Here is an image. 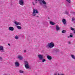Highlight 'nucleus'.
Listing matches in <instances>:
<instances>
[{
  "instance_id": "obj_2",
  "label": "nucleus",
  "mask_w": 75,
  "mask_h": 75,
  "mask_svg": "<svg viewBox=\"0 0 75 75\" xmlns=\"http://www.w3.org/2000/svg\"><path fill=\"white\" fill-rule=\"evenodd\" d=\"M38 57L40 60L42 61V62H44L45 61H46V60L44 59V56L42 54L38 55Z\"/></svg>"
},
{
  "instance_id": "obj_4",
  "label": "nucleus",
  "mask_w": 75,
  "mask_h": 75,
  "mask_svg": "<svg viewBox=\"0 0 75 75\" xmlns=\"http://www.w3.org/2000/svg\"><path fill=\"white\" fill-rule=\"evenodd\" d=\"M38 1H39V3L40 6H42L43 4H44L45 5L47 4V3L44 0H38Z\"/></svg>"
},
{
  "instance_id": "obj_29",
  "label": "nucleus",
  "mask_w": 75,
  "mask_h": 75,
  "mask_svg": "<svg viewBox=\"0 0 75 75\" xmlns=\"http://www.w3.org/2000/svg\"><path fill=\"white\" fill-rule=\"evenodd\" d=\"M68 43L69 44H71V42H68Z\"/></svg>"
},
{
  "instance_id": "obj_31",
  "label": "nucleus",
  "mask_w": 75,
  "mask_h": 75,
  "mask_svg": "<svg viewBox=\"0 0 75 75\" xmlns=\"http://www.w3.org/2000/svg\"><path fill=\"white\" fill-rule=\"evenodd\" d=\"M60 75H64V74H60Z\"/></svg>"
},
{
  "instance_id": "obj_6",
  "label": "nucleus",
  "mask_w": 75,
  "mask_h": 75,
  "mask_svg": "<svg viewBox=\"0 0 75 75\" xmlns=\"http://www.w3.org/2000/svg\"><path fill=\"white\" fill-rule=\"evenodd\" d=\"M19 3L21 6H23L24 5V1L23 0H19Z\"/></svg>"
},
{
  "instance_id": "obj_8",
  "label": "nucleus",
  "mask_w": 75,
  "mask_h": 75,
  "mask_svg": "<svg viewBox=\"0 0 75 75\" xmlns=\"http://www.w3.org/2000/svg\"><path fill=\"white\" fill-rule=\"evenodd\" d=\"M8 30L9 31H13L14 30V28L13 27H9Z\"/></svg>"
},
{
  "instance_id": "obj_16",
  "label": "nucleus",
  "mask_w": 75,
  "mask_h": 75,
  "mask_svg": "<svg viewBox=\"0 0 75 75\" xmlns=\"http://www.w3.org/2000/svg\"><path fill=\"white\" fill-rule=\"evenodd\" d=\"M72 21H73L74 23H75V18L74 17L72 18Z\"/></svg>"
},
{
  "instance_id": "obj_1",
  "label": "nucleus",
  "mask_w": 75,
  "mask_h": 75,
  "mask_svg": "<svg viewBox=\"0 0 75 75\" xmlns=\"http://www.w3.org/2000/svg\"><path fill=\"white\" fill-rule=\"evenodd\" d=\"M54 46H55L54 43L53 42H51L50 43H48V45H46V48H53Z\"/></svg>"
},
{
  "instance_id": "obj_19",
  "label": "nucleus",
  "mask_w": 75,
  "mask_h": 75,
  "mask_svg": "<svg viewBox=\"0 0 75 75\" xmlns=\"http://www.w3.org/2000/svg\"><path fill=\"white\" fill-rule=\"evenodd\" d=\"M54 51L56 53L58 52L59 51V50L58 49L54 50Z\"/></svg>"
},
{
  "instance_id": "obj_5",
  "label": "nucleus",
  "mask_w": 75,
  "mask_h": 75,
  "mask_svg": "<svg viewBox=\"0 0 75 75\" xmlns=\"http://www.w3.org/2000/svg\"><path fill=\"white\" fill-rule=\"evenodd\" d=\"M24 62L25 64V68H26V69H31V68L29 67L28 66V62L26 61H24Z\"/></svg>"
},
{
  "instance_id": "obj_36",
  "label": "nucleus",
  "mask_w": 75,
  "mask_h": 75,
  "mask_svg": "<svg viewBox=\"0 0 75 75\" xmlns=\"http://www.w3.org/2000/svg\"><path fill=\"white\" fill-rule=\"evenodd\" d=\"M54 75H57V74H56L55 73L54 74Z\"/></svg>"
},
{
  "instance_id": "obj_3",
  "label": "nucleus",
  "mask_w": 75,
  "mask_h": 75,
  "mask_svg": "<svg viewBox=\"0 0 75 75\" xmlns=\"http://www.w3.org/2000/svg\"><path fill=\"white\" fill-rule=\"evenodd\" d=\"M39 12L38 11L37 9H35L34 8L33 9V12L32 14V16H36V14H39Z\"/></svg>"
},
{
  "instance_id": "obj_32",
  "label": "nucleus",
  "mask_w": 75,
  "mask_h": 75,
  "mask_svg": "<svg viewBox=\"0 0 75 75\" xmlns=\"http://www.w3.org/2000/svg\"><path fill=\"white\" fill-rule=\"evenodd\" d=\"M8 45H9V46H10V45L9 43L8 44Z\"/></svg>"
},
{
  "instance_id": "obj_20",
  "label": "nucleus",
  "mask_w": 75,
  "mask_h": 75,
  "mask_svg": "<svg viewBox=\"0 0 75 75\" xmlns=\"http://www.w3.org/2000/svg\"><path fill=\"white\" fill-rule=\"evenodd\" d=\"M67 31L65 30H63L62 31V33H65Z\"/></svg>"
},
{
  "instance_id": "obj_23",
  "label": "nucleus",
  "mask_w": 75,
  "mask_h": 75,
  "mask_svg": "<svg viewBox=\"0 0 75 75\" xmlns=\"http://www.w3.org/2000/svg\"><path fill=\"white\" fill-rule=\"evenodd\" d=\"M19 72H20V73L22 74L23 73H24V71H23L21 70H19Z\"/></svg>"
},
{
  "instance_id": "obj_7",
  "label": "nucleus",
  "mask_w": 75,
  "mask_h": 75,
  "mask_svg": "<svg viewBox=\"0 0 75 75\" xmlns=\"http://www.w3.org/2000/svg\"><path fill=\"white\" fill-rule=\"evenodd\" d=\"M0 51L2 52H4V48L2 46H0Z\"/></svg>"
},
{
  "instance_id": "obj_40",
  "label": "nucleus",
  "mask_w": 75,
  "mask_h": 75,
  "mask_svg": "<svg viewBox=\"0 0 75 75\" xmlns=\"http://www.w3.org/2000/svg\"><path fill=\"white\" fill-rule=\"evenodd\" d=\"M75 13V12H73V13Z\"/></svg>"
},
{
  "instance_id": "obj_28",
  "label": "nucleus",
  "mask_w": 75,
  "mask_h": 75,
  "mask_svg": "<svg viewBox=\"0 0 75 75\" xmlns=\"http://www.w3.org/2000/svg\"><path fill=\"white\" fill-rule=\"evenodd\" d=\"M0 60L1 61L2 60H3V58H2V57H0Z\"/></svg>"
},
{
  "instance_id": "obj_34",
  "label": "nucleus",
  "mask_w": 75,
  "mask_h": 75,
  "mask_svg": "<svg viewBox=\"0 0 75 75\" xmlns=\"http://www.w3.org/2000/svg\"><path fill=\"white\" fill-rule=\"evenodd\" d=\"M35 3L36 4L37 3V1H35Z\"/></svg>"
},
{
  "instance_id": "obj_15",
  "label": "nucleus",
  "mask_w": 75,
  "mask_h": 75,
  "mask_svg": "<svg viewBox=\"0 0 75 75\" xmlns=\"http://www.w3.org/2000/svg\"><path fill=\"white\" fill-rule=\"evenodd\" d=\"M14 23L16 25H21V23L20 22H17L16 21L14 22Z\"/></svg>"
},
{
  "instance_id": "obj_14",
  "label": "nucleus",
  "mask_w": 75,
  "mask_h": 75,
  "mask_svg": "<svg viewBox=\"0 0 75 75\" xmlns=\"http://www.w3.org/2000/svg\"><path fill=\"white\" fill-rule=\"evenodd\" d=\"M50 24L51 25H55V23L52 21H50Z\"/></svg>"
},
{
  "instance_id": "obj_12",
  "label": "nucleus",
  "mask_w": 75,
  "mask_h": 75,
  "mask_svg": "<svg viewBox=\"0 0 75 75\" xmlns=\"http://www.w3.org/2000/svg\"><path fill=\"white\" fill-rule=\"evenodd\" d=\"M60 28L59 27V26L58 25H56V29L57 31H59L60 30Z\"/></svg>"
},
{
  "instance_id": "obj_13",
  "label": "nucleus",
  "mask_w": 75,
  "mask_h": 75,
  "mask_svg": "<svg viewBox=\"0 0 75 75\" xmlns=\"http://www.w3.org/2000/svg\"><path fill=\"white\" fill-rule=\"evenodd\" d=\"M18 58L20 60H22V59H23V57H21V56L18 55Z\"/></svg>"
},
{
  "instance_id": "obj_18",
  "label": "nucleus",
  "mask_w": 75,
  "mask_h": 75,
  "mask_svg": "<svg viewBox=\"0 0 75 75\" xmlns=\"http://www.w3.org/2000/svg\"><path fill=\"white\" fill-rule=\"evenodd\" d=\"M41 5L44 8H47V6L45 5L44 4V5Z\"/></svg>"
},
{
  "instance_id": "obj_33",
  "label": "nucleus",
  "mask_w": 75,
  "mask_h": 75,
  "mask_svg": "<svg viewBox=\"0 0 75 75\" xmlns=\"http://www.w3.org/2000/svg\"><path fill=\"white\" fill-rule=\"evenodd\" d=\"M24 52H26V50H24Z\"/></svg>"
},
{
  "instance_id": "obj_27",
  "label": "nucleus",
  "mask_w": 75,
  "mask_h": 75,
  "mask_svg": "<svg viewBox=\"0 0 75 75\" xmlns=\"http://www.w3.org/2000/svg\"><path fill=\"white\" fill-rule=\"evenodd\" d=\"M70 28L71 30H72V31H74V30H75V28H73L72 27H71Z\"/></svg>"
},
{
  "instance_id": "obj_38",
  "label": "nucleus",
  "mask_w": 75,
  "mask_h": 75,
  "mask_svg": "<svg viewBox=\"0 0 75 75\" xmlns=\"http://www.w3.org/2000/svg\"><path fill=\"white\" fill-rule=\"evenodd\" d=\"M58 75H59V73H58Z\"/></svg>"
},
{
  "instance_id": "obj_37",
  "label": "nucleus",
  "mask_w": 75,
  "mask_h": 75,
  "mask_svg": "<svg viewBox=\"0 0 75 75\" xmlns=\"http://www.w3.org/2000/svg\"><path fill=\"white\" fill-rule=\"evenodd\" d=\"M72 33H70V35H72Z\"/></svg>"
},
{
  "instance_id": "obj_17",
  "label": "nucleus",
  "mask_w": 75,
  "mask_h": 75,
  "mask_svg": "<svg viewBox=\"0 0 75 75\" xmlns=\"http://www.w3.org/2000/svg\"><path fill=\"white\" fill-rule=\"evenodd\" d=\"M71 58L73 59H75V57L74 55L72 54L71 55Z\"/></svg>"
},
{
  "instance_id": "obj_11",
  "label": "nucleus",
  "mask_w": 75,
  "mask_h": 75,
  "mask_svg": "<svg viewBox=\"0 0 75 75\" xmlns=\"http://www.w3.org/2000/svg\"><path fill=\"white\" fill-rule=\"evenodd\" d=\"M47 59H49V60H51V59H52V57L50 55H47Z\"/></svg>"
},
{
  "instance_id": "obj_41",
  "label": "nucleus",
  "mask_w": 75,
  "mask_h": 75,
  "mask_svg": "<svg viewBox=\"0 0 75 75\" xmlns=\"http://www.w3.org/2000/svg\"><path fill=\"white\" fill-rule=\"evenodd\" d=\"M1 14H3V13H1Z\"/></svg>"
},
{
  "instance_id": "obj_9",
  "label": "nucleus",
  "mask_w": 75,
  "mask_h": 75,
  "mask_svg": "<svg viewBox=\"0 0 75 75\" xmlns=\"http://www.w3.org/2000/svg\"><path fill=\"white\" fill-rule=\"evenodd\" d=\"M15 66L16 67H18L20 66V64L18 62H16L15 63Z\"/></svg>"
},
{
  "instance_id": "obj_26",
  "label": "nucleus",
  "mask_w": 75,
  "mask_h": 75,
  "mask_svg": "<svg viewBox=\"0 0 75 75\" xmlns=\"http://www.w3.org/2000/svg\"><path fill=\"white\" fill-rule=\"evenodd\" d=\"M68 38H69L70 37H73V35H70V36H68Z\"/></svg>"
},
{
  "instance_id": "obj_30",
  "label": "nucleus",
  "mask_w": 75,
  "mask_h": 75,
  "mask_svg": "<svg viewBox=\"0 0 75 75\" xmlns=\"http://www.w3.org/2000/svg\"><path fill=\"white\" fill-rule=\"evenodd\" d=\"M33 4V5H35V4H34V3L33 2H32Z\"/></svg>"
},
{
  "instance_id": "obj_22",
  "label": "nucleus",
  "mask_w": 75,
  "mask_h": 75,
  "mask_svg": "<svg viewBox=\"0 0 75 75\" xmlns=\"http://www.w3.org/2000/svg\"><path fill=\"white\" fill-rule=\"evenodd\" d=\"M17 28L19 30L21 29V27L20 26H17Z\"/></svg>"
},
{
  "instance_id": "obj_21",
  "label": "nucleus",
  "mask_w": 75,
  "mask_h": 75,
  "mask_svg": "<svg viewBox=\"0 0 75 75\" xmlns=\"http://www.w3.org/2000/svg\"><path fill=\"white\" fill-rule=\"evenodd\" d=\"M18 37L17 35H16L15 37V38L16 40H18Z\"/></svg>"
},
{
  "instance_id": "obj_35",
  "label": "nucleus",
  "mask_w": 75,
  "mask_h": 75,
  "mask_svg": "<svg viewBox=\"0 0 75 75\" xmlns=\"http://www.w3.org/2000/svg\"><path fill=\"white\" fill-rule=\"evenodd\" d=\"M36 17H39V16H36Z\"/></svg>"
},
{
  "instance_id": "obj_10",
  "label": "nucleus",
  "mask_w": 75,
  "mask_h": 75,
  "mask_svg": "<svg viewBox=\"0 0 75 75\" xmlns=\"http://www.w3.org/2000/svg\"><path fill=\"white\" fill-rule=\"evenodd\" d=\"M62 22L64 24H66V23H67L66 20L64 18L62 19Z\"/></svg>"
},
{
  "instance_id": "obj_25",
  "label": "nucleus",
  "mask_w": 75,
  "mask_h": 75,
  "mask_svg": "<svg viewBox=\"0 0 75 75\" xmlns=\"http://www.w3.org/2000/svg\"><path fill=\"white\" fill-rule=\"evenodd\" d=\"M65 14H67V15H69V13H68V12L66 11L65 12Z\"/></svg>"
},
{
  "instance_id": "obj_39",
  "label": "nucleus",
  "mask_w": 75,
  "mask_h": 75,
  "mask_svg": "<svg viewBox=\"0 0 75 75\" xmlns=\"http://www.w3.org/2000/svg\"><path fill=\"white\" fill-rule=\"evenodd\" d=\"M48 18L49 19H50V18L48 17Z\"/></svg>"
},
{
  "instance_id": "obj_24",
  "label": "nucleus",
  "mask_w": 75,
  "mask_h": 75,
  "mask_svg": "<svg viewBox=\"0 0 75 75\" xmlns=\"http://www.w3.org/2000/svg\"><path fill=\"white\" fill-rule=\"evenodd\" d=\"M66 1L69 3H71V0H66Z\"/></svg>"
}]
</instances>
